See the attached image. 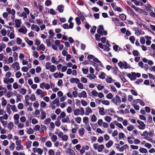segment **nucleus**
I'll list each match as a JSON object with an SVG mask.
<instances>
[{
	"instance_id": "23",
	"label": "nucleus",
	"mask_w": 155,
	"mask_h": 155,
	"mask_svg": "<svg viewBox=\"0 0 155 155\" xmlns=\"http://www.w3.org/2000/svg\"><path fill=\"white\" fill-rule=\"evenodd\" d=\"M114 142L111 140H110L106 144V146L107 148H110L113 144Z\"/></svg>"
},
{
	"instance_id": "16",
	"label": "nucleus",
	"mask_w": 155,
	"mask_h": 155,
	"mask_svg": "<svg viewBox=\"0 0 155 155\" xmlns=\"http://www.w3.org/2000/svg\"><path fill=\"white\" fill-rule=\"evenodd\" d=\"M145 37L147 39L146 44L148 46L150 45L151 43V41L150 40L151 39V37L148 36H146Z\"/></svg>"
},
{
	"instance_id": "55",
	"label": "nucleus",
	"mask_w": 155,
	"mask_h": 155,
	"mask_svg": "<svg viewBox=\"0 0 155 155\" xmlns=\"http://www.w3.org/2000/svg\"><path fill=\"white\" fill-rule=\"evenodd\" d=\"M46 41L47 46L48 47H50L52 44L50 41V39H47L46 40Z\"/></svg>"
},
{
	"instance_id": "10",
	"label": "nucleus",
	"mask_w": 155,
	"mask_h": 155,
	"mask_svg": "<svg viewBox=\"0 0 155 155\" xmlns=\"http://www.w3.org/2000/svg\"><path fill=\"white\" fill-rule=\"evenodd\" d=\"M19 116L18 114H15L13 116V119L14 120V122L15 124H18L19 122Z\"/></svg>"
},
{
	"instance_id": "60",
	"label": "nucleus",
	"mask_w": 155,
	"mask_h": 155,
	"mask_svg": "<svg viewBox=\"0 0 155 155\" xmlns=\"http://www.w3.org/2000/svg\"><path fill=\"white\" fill-rule=\"evenodd\" d=\"M134 127L133 125H130L127 127V129L128 130L131 131L134 129Z\"/></svg>"
},
{
	"instance_id": "25",
	"label": "nucleus",
	"mask_w": 155,
	"mask_h": 155,
	"mask_svg": "<svg viewBox=\"0 0 155 155\" xmlns=\"http://www.w3.org/2000/svg\"><path fill=\"white\" fill-rule=\"evenodd\" d=\"M35 93L38 95H41L43 96L44 93L42 90L40 89H38L37 90Z\"/></svg>"
},
{
	"instance_id": "53",
	"label": "nucleus",
	"mask_w": 155,
	"mask_h": 155,
	"mask_svg": "<svg viewBox=\"0 0 155 155\" xmlns=\"http://www.w3.org/2000/svg\"><path fill=\"white\" fill-rule=\"evenodd\" d=\"M68 136L67 135H64L63 136H62V140L64 141H67L68 139Z\"/></svg>"
},
{
	"instance_id": "26",
	"label": "nucleus",
	"mask_w": 155,
	"mask_h": 155,
	"mask_svg": "<svg viewBox=\"0 0 155 155\" xmlns=\"http://www.w3.org/2000/svg\"><path fill=\"white\" fill-rule=\"evenodd\" d=\"M51 61L54 64H58L59 63V61H57L55 57L53 56L51 58Z\"/></svg>"
},
{
	"instance_id": "57",
	"label": "nucleus",
	"mask_w": 155,
	"mask_h": 155,
	"mask_svg": "<svg viewBox=\"0 0 155 155\" xmlns=\"http://www.w3.org/2000/svg\"><path fill=\"white\" fill-rule=\"evenodd\" d=\"M102 104H103L105 105H109L110 104V102L109 101L107 100H102Z\"/></svg>"
},
{
	"instance_id": "56",
	"label": "nucleus",
	"mask_w": 155,
	"mask_h": 155,
	"mask_svg": "<svg viewBox=\"0 0 155 155\" xmlns=\"http://www.w3.org/2000/svg\"><path fill=\"white\" fill-rule=\"evenodd\" d=\"M26 90L24 88H22L20 89V93L22 95H24L26 93Z\"/></svg>"
},
{
	"instance_id": "15",
	"label": "nucleus",
	"mask_w": 155,
	"mask_h": 155,
	"mask_svg": "<svg viewBox=\"0 0 155 155\" xmlns=\"http://www.w3.org/2000/svg\"><path fill=\"white\" fill-rule=\"evenodd\" d=\"M70 81L71 83H76V84L80 82V81L79 79L76 78H71L70 80Z\"/></svg>"
},
{
	"instance_id": "38",
	"label": "nucleus",
	"mask_w": 155,
	"mask_h": 155,
	"mask_svg": "<svg viewBox=\"0 0 155 155\" xmlns=\"http://www.w3.org/2000/svg\"><path fill=\"white\" fill-rule=\"evenodd\" d=\"M106 82L108 83H111L114 81L111 77H107L106 78Z\"/></svg>"
},
{
	"instance_id": "41",
	"label": "nucleus",
	"mask_w": 155,
	"mask_h": 155,
	"mask_svg": "<svg viewBox=\"0 0 155 155\" xmlns=\"http://www.w3.org/2000/svg\"><path fill=\"white\" fill-rule=\"evenodd\" d=\"M112 21L114 22L115 24L117 25L119 22V20L117 18H112Z\"/></svg>"
},
{
	"instance_id": "54",
	"label": "nucleus",
	"mask_w": 155,
	"mask_h": 155,
	"mask_svg": "<svg viewBox=\"0 0 155 155\" xmlns=\"http://www.w3.org/2000/svg\"><path fill=\"white\" fill-rule=\"evenodd\" d=\"M122 82L125 83L127 82V80L122 75H120L119 76Z\"/></svg>"
},
{
	"instance_id": "48",
	"label": "nucleus",
	"mask_w": 155,
	"mask_h": 155,
	"mask_svg": "<svg viewBox=\"0 0 155 155\" xmlns=\"http://www.w3.org/2000/svg\"><path fill=\"white\" fill-rule=\"evenodd\" d=\"M51 120L50 118L46 119L44 121V123L46 125L48 124L51 122Z\"/></svg>"
},
{
	"instance_id": "37",
	"label": "nucleus",
	"mask_w": 155,
	"mask_h": 155,
	"mask_svg": "<svg viewBox=\"0 0 155 155\" xmlns=\"http://www.w3.org/2000/svg\"><path fill=\"white\" fill-rule=\"evenodd\" d=\"M2 106L4 107L6 106L7 104V102L6 100H5L4 97H2Z\"/></svg>"
},
{
	"instance_id": "3",
	"label": "nucleus",
	"mask_w": 155,
	"mask_h": 155,
	"mask_svg": "<svg viewBox=\"0 0 155 155\" xmlns=\"http://www.w3.org/2000/svg\"><path fill=\"white\" fill-rule=\"evenodd\" d=\"M97 32L101 35H106L107 34V31H104V27L102 25L99 26L98 28L97 29Z\"/></svg>"
},
{
	"instance_id": "27",
	"label": "nucleus",
	"mask_w": 155,
	"mask_h": 155,
	"mask_svg": "<svg viewBox=\"0 0 155 155\" xmlns=\"http://www.w3.org/2000/svg\"><path fill=\"white\" fill-rule=\"evenodd\" d=\"M8 128L9 130H12L14 127V124L13 122H10L8 123Z\"/></svg>"
},
{
	"instance_id": "42",
	"label": "nucleus",
	"mask_w": 155,
	"mask_h": 155,
	"mask_svg": "<svg viewBox=\"0 0 155 155\" xmlns=\"http://www.w3.org/2000/svg\"><path fill=\"white\" fill-rule=\"evenodd\" d=\"M45 49V47L44 45L43 44H41L39 46V48L38 49L37 48V50L38 51L39 49H40L42 51H44Z\"/></svg>"
},
{
	"instance_id": "33",
	"label": "nucleus",
	"mask_w": 155,
	"mask_h": 155,
	"mask_svg": "<svg viewBox=\"0 0 155 155\" xmlns=\"http://www.w3.org/2000/svg\"><path fill=\"white\" fill-rule=\"evenodd\" d=\"M93 61L96 62L97 63L99 64V65L102 67L103 66V65L101 63V62L97 58H93Z\"/></svg>"
},
{
	"instance_id": "58",
	"label": "nucleus",
	"mask_w": 155,
	"mask_h": 155,
	"mask_svg": "<svg viewBox=\"0 0 155 155\" xmlns=\"http://www.w3.org/2000/svg\"><path fill=\"white\" fill-rule=\"evenodd\" d=\"M76 122L79 124H80L81 121V118L80 117H77L75 119Z\"/></svg>"
},
{
	"instance_id": "17",
	"label": "nucleus",
	"mask_w": 155,
	"mask_h": 155,
	"mask_svg": "<svg viewBox=\"0 0 155 155\" xmlns=\"http://www.w3.org/2000/svg\"><path fill=\"white\" fill-rule=\"evenodd\" d=\"M15 27L17 28H19L21 26V21L20 20L16 19L15 20Z\"/></svg>"
},
{
	"instance_id": "51",
	"label": "nucleus",
	"mask_w": 155,
	"mask_h": 155,
	"mask_svg": "<svg viewBox=\"0 0 155 155\" xmlns=\"http://www.w3.org/2000/svg\"><path fill=\"white\" fill-rule=\"evenodd\" d=\"M6 96L8 98H10L13 96V94L12 92L8 91L6 94Z\"/></svg>"
},
{
	"instance_id": "35",
	"label": "nucleus",
	"mask_w": 155,
	"mask_h": 155,
	"mask_svg": "<svg viewBox=\"0 0 155 155\" xmlns=\"http://www.w3.org/2000/svg\"><path fill=\"white\" fill-rule=\"evenodd\" d=\"M51 141L53 142H55L56 141L57 139V136L54 135H53L51 136Z\"/></svg>"
},
{
	"instance_id": "50",
	"label": "nucleus",
	"mask_w": 155,
	"mask_h": 155,
	"mask_svg": "<svg viewBox=\"0 0 155 155\" xmlns=\"http://www.w3.org/2000/svg\"><path fill=\"white\" fill-rule=\"evenodd\" d=\"M51 66V63L50 62H46L45 64V68L47 70H48Z\"/></svg>"
},
{
	"instance_id": "34",
	"label": "nucleus",
	"mask_w": 155,
	"mask_h": 155,
	"mask_svg": "<svg viewBox=\"0 0 155 155\" xmlns=\"http://www.w3.org/2000/svg\"><path fill=\"white\" fill-rule=\"evenodd\" d=\"M91 96L92 97H96L97 96L98 94V93L95 90H94L91 92Z\"/></svg>"
},
{
	"instance_id": "18",
	"label": "nucleus",
	"mask_w": 155,
	"mask_h": 155,
	"mask_svg": "<svg viewBox=\"0 0 155 155\" xmlns=\"http://www.w3.org/2000/svg\"><path fill=\"white\" fill-rule=\"evenodd\" d=\"M99 109V113L101 115H104L105 114L104 109L103 107H98Z\"/></svg>"
},
{
	"instance_id": "5",
	"label": "nucleus",
	"mask_w": 155,
	"mask_h": 155,
	"mask_svg": "<svg viewBox=\"0 0 155 155\" xmlns=\"http://www.w3.org/2000/svg\"><path fill=\"white\" fill-rule=\"evenodd\" d=\"M118 65L121 69L124 68L125 69H127L129 68V65L125 61L123 62L120 61L118 63Z\"/></svg>"
},
{
	"instance_id": "20",
	"label": "nucleus",
	"mask_w": 155,
	"mask_h": 155,
	"mask_svg": "<svg viewBox=\"0 0 155 155\" xmlns=\"http://www.w3.org/2000/svg\"><path fill=\"white\" fill-rule=\"evenodd\" d=\"M78 132L79 135L80 136L82 137L84 133V128L82 127L79 129L78 130Z\"/></svg>"
},
{
	"instance_id": "40",
	"label": "nucleus",
	"mask_w": 155,
	"mask_h": 155,
	"mask_svg": "<svg viewBox=\"0 0 155 155\" xmlns=\"http://www.w3.org/2000/svg\"><path fill=\"white\" fill-rule=\"evenodd\" d=\"M45 145L48 147H52V144L51 142L49 141H48L45 143Z\"/></svg>"
},
{
	"instance_id": "19",
	"label": "nucleus",
	"mask_w": 155,
	"mask_h": 155,
	"mask_svg": "<svg viewBox=\"0 0 155 155\" xmlns=\"http://www.w3.org/2000/svg\"><path fill=\"white\" fill-rule=\"evenodd\" d=\"M46 117V113L43 110H41L40 115L41 119L42 120L45 119Z\"/></svg>"
},
{
	"instance_id": "47",
	"label": "nucleus",
	"mask_w": 155,
	"mask_h": 155,
	"mask_svg": "<svg viewBox=\"0 0 155 155\" xmlns=\"http://www.w3.org/2000/svg\"><path fill=\"white\" fill-rule=\"evenodd\" d=\"M16 149L17 150L19 151L23 149V146L21 144L17 146L16 147Z\"/></svg>"
},
{
	"instance_id": "45",
	"label": "nucleus",
	"mask_w": 155,
	"mask_h": 155,
	"mask_svg": "<svg viewBox=\"0 0 155 155\" xmlns=\"http://www.w3.org/2000/svg\"><path fill=\"white\" fill-rule=\"evenodd\" d=\"M112 119L111 117L110 116H106L105 117V120L107 122H110Z\"/></svg>"
},
{
	"instance_id": "4",
	"label": "nucleus",
	"mask_w": 155,
	"mask_h": 155,
	"mask_svg": "<svg viewBox=\"0 0 155 155\" xmlns=\"http://www.w3.org/2000/svg\"><path fill=\"white\" fill-rule=\"evenodd\" d=\"M111 101L115 105H118L121 103V100L120 97L118 95H116L115 97L113 98Z\"/></svg>"
},
{
	"instance_id": "64",
	"label": "nucleus",
	"mask_w": 155,
	"mask_h": 155,
	"mask_svg": "<svg viewBox=\"0 0 155 155\" xmlns=\"http://www.w3.org/2000/svg\"><path fill=\"white\" fill-rule=\"evenodd\" d=\"M88 118L87 117H84L83 118V122L86 124H87L88 121Z\"/></svg>"
},
{
	"instance_id": "12",
	"label": "nucleus",
	"mask_w": 155,
	"mask_h": 155,
	"mask_svg": "<svg viewBox=\"0 0 155 155\" xmlns=\"http://www.w3.org/2000/svg\"><path fill=\"white\" fill-rule=\"evenodd\" d=\"M78 96L80 98H86L87 97V93L85 91H83L79 93Z\"/></svg>"
},
{
	"instance_id": "61",
	"label": "nucleus",
	"mask_w": 155,
	"mask_h": 155,
	"mask_svg": "<svg viewBox=\"0 0 155 155\" xmlns=\"http://www.w3.org/2000/svg\"><path fill=\"white\" fill-rule=\"evenodd\" d=\"M39 106V104L38 101H36L33 103V106L35 108H38Z\"/></svg>"
},
{
	"instance_id": "1",
	"label": "nucleus",
	"mask_w": 155,
	"mask_h": 155,
	"mask_svg": "<svg viewBox=\"0 0 155 155\" xmlns=\"http://www.w3.org/2000/svg\"><path fill=\"white\" fill-rule=\"evenodd\" d=\"M74 114L76 116H78L79 115H83L84 113V109L82 107L79 109H77L74 110Z\"/></svg>"
},
{
	"instance_id": "62",
	"label": "nucleus",
	"mask_w": 155,
	"mask_h": 155,
	"mask_svg": "<svg viewBox=\"0 0 155 155\" xmlns=\"http://www.w3.org/2000/svg\"><path fill=\"white\" fill-rule=\"evenodd\" d=\"M97 87L99 90H101L103 89L104 87V86L101 85V84H98L97 86Z\"/></svg>"
},
{
	"instance_id": "46",
	"label": "nucleus",
	"mask_w": 155,
	"mask_h": 155,
	"mask_svg": "<svg viewBox=\"0 0 155 155\" xmlns=\"http://www.w3.org/2000/svg\"><path fill=\"white\" fill-rule=\"evenodd\" d=\"M132 53L133 55L134 56H137L140 55V53L137 50H134L132 52Z\"/></svg>"
},
{
	"instance_id": "21",
	"label": "nucleus",
	"mask_w": 155,
	"mask_h": 155,
	"mask_svg": "<svg viewBox=\"0 0 155 155\" xmlns=\"http://www.w3.org/2000/svg\"><path fill=\"white\" fill-rule=\"evenodd\" d=\"M64 6L63 5H60L58 6L57 9L60 13H62L64 11Z\"/></svg>"
},
{
	"instance_id": "39",
	"label": "nucleus",
	"mask_w": 155,
	"mask_h": 155,
	"mask_svg": "<svg viewBox=\"0 0 155 155\" xmlns=\"http://www.w3.org/2000/svg\"><path fill=\"white\" fill-rule=\"evenodd\" d=\"M11 108L12 110L14 112H16L18 111L16 106L15 105H10Z\"/></svg>"
},
{
	"instance_id": "11",
	"label": "nucleus",
	"mask_w": 155,
	"mask_h": 155,
	"mask_svg": "<svg viewBox=\"0 0 155 155\" xmlns=\"http://www.w3.org/2000/svg\"><path fill=\"white\" fill-rule=\"evenodd\" d=\"M6 11L9 14L12 15H15V11L14 9H11L10 8L8 7L6 8Z\"/></svg>"
},
{
	"instance_id": "22",
	"label": "nucleus",
	"mask_w": 155,
	"mask_h": 155,
	"mask_svg": "<svg viewBox=\"0 0 155 155\" xmlns=\"http://www.w3.org/2000/svg\"><path fill=\"white\" fill-rule=\"evenodd\" d=\"M86 115H88L92 112V110L89 107H86L85 109Z\"/></svg>"
},
{
	"instance_id": "43",
	"label": "nucleus",
	"mask_w": 155,
	"mask_h": 155,
	"mask_svg": "<svg viewBox=\"0 0 155 155\" xmlns=\"http://www.w3.org/2000/svg\"><path fill=\"white\" fill-rule=\"evenodd\" d=\"M32 142L31 141H29L26 143V145L27 148L29 149L31 147Z\"/></svg>"
},
{
	"instance_id": "59",
	"label": "nucleus",
	"mask_w": 155,
	"mask_h": 155,
	"mask_svg": "<svg viewBox=\"0 0 155 155\" xmlns=\"http://www.w3.org/2000/svg\"><path fill=\"white\" fill-rule=\"evenodd\" d=\"M15 75L17 78H19L22 76L21 73L20 71H18L15 73Z\"/></svg>"
},
{
	"instance_id": "7",
	"label": "nucleus",
	"mask_w": 155,
	"mask_h": 155,
	"mask_svg": "<svg viewBox=\"0 0 155 155\" xmlns=\"http://www.w3.org/2000/svg\"><path fill=\"white\" fill-rule=\"evenodd\" d=\"M40 87L41 89L45 88L46 89L48 90L50 88V85L48 83H45L43 82L41 83L39 86Z\"/></svg>"
},
{
	"instance_id": "8",
	"label": "nucleus",
	"mask_w": 155,
	"mask_h": 155,
	"mask_svg": "<svg viewBox=\"0 0 155 155\" xmlns=\"http://www.w3.org/2000/svg\"><path fill=\"white\" fill-rule=\"evenodd\" d=\"M136 73L135 72H132L131 74L128 73L127 74V76L131 80L134 81L136 79Z\"/></svg>"
},
{
	"instance_id": "24",
	"label": "nucleus",
	"mask_w": 155,
	"mask_h": 155,
	"mask_svg": "<svg viewBox=\"0 0 155 155\" xmlns=\"http://www.w3.org/2000/svg\"><path fill=\"white\" fill-rule=\"evenodd\" d=\"M18 31L19 32L25 34L27 32V29L25 27L24 28H20L18 29Z\"/></svg>"
},
{
	"instance_id": "31",
	"label": "nucleus",
	"mask_w": 155,
	"mask_h": 155,
	"mask_svg": "<svg viewBox=\"0 0 155 155\" xmlns=\"http://www.w3.org/2000/svg\"><path fill=\"white\" fill-rule=\"evenodd\" d=\"M51 103L53 104H56L57 106H59L60 105V103L59 99L58 98H56L54 101L51 102Z\"/></svg>"
},
{
	"instance_id": "44",
	"label": "nucleus",
	"mask_w": 155,
	"mask_h": 155,
	"mask_svg": "<svg viewBox=\"0 0 155 155\" xmlns=\"http://www.w3.org/2000/svg\"><path fill=\"white\" fill-rule=\"evenodd\" d=\"M5 44L3 43H0V52H2L3 49L5 48Z\"/></svg>"
},
{
	"instance_id": "6",
	"label": "nucleus",
	"mask_w": 155,
	"mask_h": 155,
	"mask_svg": "<svg viewBox=\"0 0 155 155\" xmlns=\"http://www.w3.org/2000/svg\"><path fill=\"white\" fill-rule=\"evenodd\" d=\"M137 121L139 124V125L138 126V127L139 129L140 130H144L145 129V124L143 122L139 120H137Z\"/></svg>"
},
{
	"instance_id": "28",
	"label": "nucleus",
	"mask_w": 155,
	"mask_h": 155,
	"mask_svg": "<svg viewBox=\"0 0 155 155\" xmlns=\"http://www.w3.org/2000/svg\"><path fill=\"white\" fill-rule=\"evenodd\" d=\"M69 117L68 116H67L66 117L64 118H63L62 120V122L63 123H69L70 122L69 120Z\"/></svg>"
},
{
	"instance_id": "63",
	"label": "nucleus",
	"mask_w": 155,
	"mask_h": 155,
	"mask_svg": "<svg viewBox=\"0 0 155 155\" xmlns=\"http://www.w3.org/2000/svg\"><path fill=\"white\" fill-rule=\"evenodd\" d=\"M81 81L82 83H86L87 82V79L84 77L81 78Z\"/></svg>"
},
{
	"instance_id": "32",
	"label": "nucleus",
	"mask_w": 155,
	"mask_h": 155,
	"mask_svg": "<svg viewBox=\"0 0 155 155\" xmlns=\"http://www.w3.org/2000/svg\"><path fill=\"white\" fill-rule=\"evenodd\" d=\"M56 67L54 65H52L49 69L50 71L52 72H54L56 70Z\"/></svg>"
},
{
	"instance_id": "9",
	"label": "nucleus",
	"mask_w": 155,
	"mask_h": 155,
	"mask_svg": "<svg viewBox=\"0 0 155 155\" xmlns=\"http://www.w3.org/2000/svg\"><path fill=\"white\" fill-rule=\"evenodd\" d=\"M12 67L14 70H15L16 71H18L20 69L19 63L17 62L13 63L12 65Z\"/></svg>"
},
{
	"instance_id": "30",
	"label": "nucleus",
	"mask_w": 155,
	"mask_h": 155,
	"mask_svg": "<svg viewBox=\"0 0 155 155\" xmlns=\"http://www.w3.org/2000/svg\"><path fill=\"white\" fill-rule=\"evenodd\" d=\"M10 108V104H7L6 106V110L7 112L9 114H11L12 113Z\"/></svg>"
},
{
	"instance_id": "52",
	"label": "nucleus",
	"mask_w": 155,
	"mask_h": 155,
	"mask_svg": "<svg viewBox=\"0 0 155 155\" xmlns=\"http://www.w3.org/2000/svg\"><path fill=\"white\" fill-rule=\"evenodd\" d=\"M139 150L140 153H146L147 152V150L146 149L143 148H140Z\"/></svg>"
},
{
	"instance_id": "29",
	"label": "nucleus",
	"mask_w": 155,
	"mask_h": 155,
	"mask_svg": "<svg viewBox=\"0 0 155 155\" xmlns=\"http://www.w3.org/2000/svg\"><path fill=\"white\" fill-rule=\"evenodd\" d=\"M40 76L42 79H47L48 78V76L47 74L45 72L41 74Z\"/></svg>"
},
{
	"instance_id": "14",
	"label": "nucleus",
	"mask_w": 155,
	"mask_h": 155,
	"mask_svg": "<svg viewBox=\"0 0 155 155\" xmlns=\"http://www.w3.org/2000/svg\"><path fill=\"white\" fill-rule=\"evenodd\" d=\"M16 14L19 16L23 17L24 19L26 18H27V16L25 12H23L21 13L20 12H17Z\"/></svg>"
},
{
	"instance_id": "49",
	"label": "nucleus",
	"mask_w": 155,
	"mask_h": 155,
	"mask_svg": "<svg viewBox=\"0 0 155 155\" xmlns=\"http://www.w3.org/2000/svg\"><path fill=\"white\" fill-rule=\"evenodd\" d=\"M97 120V118L96 116L94 115H93L91 117V120L92 122H95Z\"/></svg>"
},
{
	"instance_id": "2",
	"label": "nucleus",
	"mask_w": 155,
	"mask_h": 155,
	"mask_svg": "<svg viewBox=\"0 0 155 155\" xmlns=\"http://www.w3.org/2000/svg\"><path fill=\"white\" fill-rule=\"evenodd\" d=\"M93 147L95 150H97L98 152H101L103 151L104 148V145L101 144L99 145L97 143H94L93 145Z\"/></svg>"
},
{
	"instance_id": "36",
	"label": "nucleus",
	"mask_w": 155,
	"mask_h": 155,
	"mask_svg": "<svg viewBox=\"0 0 155 155\" xmlns=\"http://www.w3.org/2000/svg\"><path fill=\"white\" fill-rule=\"evenodd\" d=\"M87 77L90 79H95L96 78V76L94 74H88L87 75Z\"/></svg>"
},
{
	"instance_id": "13",
	"label": "nucleus",
	"mask_w": 155,
	"mask_h": 155,
	"mask_svg": "<svg viewBox=\"0 0 155 155\" xmlns=\"http://www.w3.org/2000/svg\"><path fill=\"white\" fill-rule=\"evenodd\" d=\"M31 28L32 30L35 31L37 32H38L40 30L39 26L34 24L31 25Z\"/></svg>"
}]
</instances>
